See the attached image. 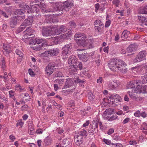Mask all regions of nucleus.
I'll list each match as a JSON object with an SVG mask.
<instances>
[{
  "instance_id": "obj_28",
  "label": "nucleus",
  "mask_w": 147,
  "mask_h": 147,
  "mask_svg": "<svg viewBox=\"0 0 147 147\" xmlns=\"http://www.w3.org/2000/svg\"><path fill=\"white\" fill-rule=\"evenodd\" d=\"M94 28L97 32L101 34L104 28V25L103 23H101L100 25H99L98 26H95Z\"/></svg>"
},
{
  "instance_id": "obj_5",
  "label": "nucleus",
  "mask_w": 147,
  "mask_h": 147,
  "mask_svg": "<svg viewBox=\"0 0 147 147\" xmlns=\"http://www.w3.org/2000/svg\"><path fill=\"white\" fill-rule=\"evenodd\" d=\"M24 35L22 38V40L28 39L35 36L34 30L30 27L27 28L24 32Z\"/></svg>"
},
{
  "instance_id": "obj_48",
  "label": "nucleus",
  "mask_w": 147,
  "mask_h": 147,
  "mask_svg": "<svg viewBox=\"0 0 147 147\" xmlns=\"http://www.w3.org/2000/svg\"><path fill=\"white\" fill-rule=\"evenodd\" d=\"M61 38L63 39H67L69 38L70 37V36H69V35H68L67 33L64 34L62 35H61Z\"/></svg>"
},
{
  "instance_id": "obj_16",
  "label": "nucleus",
  "mask_w": 147,
  "mask_h": 147,
  "mask_svg": "<svg viewBox=\"0 0 147 147\" xmlns=\"http://www.w3.org/2000/svg\"><path fill=\"white\" fill-rule=\"evenodd\" d=\"M78 56L81 61H86L88 60V54L85 52L78 53Z\"/></svg>"
},
{
  "instance_id": "obj_45",
  "label": "nucleus",
  "mask_w": 147,
  "mask_h": 147,
  "mask_svg": "<svg viewBox=\"0 0 147 147\" xmlns=\"http://www.w3.org/2000/svg\"><path fill=\"white\" fill-rule=\"evenodd\" d=\"M99 124V121L96 120H93L92 124L94 126V127L98 128V124Z\"/></svg>"
},
{
  "instance_id": "obj_21",
  "label": "nucleus",
  "mask_w": 147,
  "mask_h": 147,
  "mask_svg": "<svg viewBox=\"0 0 147 147\" xmlns=\"http://www.w3.org/2000/svg\"><path fill=\"white\" fill-rule=\"evenodd\" d=\"M49 27L51 31V35L59 34L57 26L54 25L49 26Z\"/></svg>"
},
{
  "instance_id": "obj_18",
  "label": "nucleus",
  "mask_w": 147,
  "mask_h": 147,
  "mask_svg": "<svg viewBox=\"0 0 147 147\" xmlns=\"http://www.w3.org/2000/svg\"><path fill=\"white\" fill-rule=\"evenodd\" d=\"M83 137L79 133L74 137V141L76 145L79 146L82 144L83 142Z\"/></svg>"
},
{
  "instance_id": "obj_23",
  "label": "nucleus",
  "mask_w": 147,
  "mask_h": 147,
  "mask_svg": "<svg viewBox=\"0 0 147 147\" xmlns=\"http://www.w3.org/2000/svg\"><path fill=\"white\" fill-rule=\"evenodd\" d=\"M98 128H95L92 124L90 125L89 128V134L90 135H92L98 132Z\"/></svg>"
},
{
  "instance_id": "obj_59",
  "label": "nucleus",
  "mask_w": 147,
  "mask_h": 147,
  "mask_svg": "<svg viewBox=\"0 0 147 147\" xmlns=\"http://www.w3.org/2000/svg\"><path fill=\"white\" fill-rule=\"evenodd\" d=\"M59 12H61V13L60 12L58 13H56V14H53L54 15H55V16H58L59 15L62 14H63V13L65 11H65L64 10V9H61V10H59Z\"/></svg>"
},
{
  "instance_id": "obj_32",
  "label": "nucleus",
  "mask_w": 147,
  "mask_h": 147,
  "mask_svg": "<svg viewBox=\"0 0 147 147\" xmlns=\"http://www.w3.org/2000/svg\"><path fill=\"white\" fill-rule=\"evenodd\" d=\"M15 52H16V53L17 55H18L20 57V58L18 59H17L18 62V60H19L20 62H21V61L22 59V58L23 57V53L21 51H20V50H19L18 49H16L15 51Z\"/></svg>"
},
{
  "instance_id": "obj_39",
  "label": "nucleus",
  "mask_w": 147,
  "mask_h": 147,
  "mask_svg": "<svg viewBox=\"0 0 147 147\" xmlns=\"http://www.w3.org/2000/svg\"><path fill=\"white\" fill-rule=\"evenodd\" d=\"M86 81L85 80H81L79 79H76V83H79V85L81 86H84L83 83H85Z\"/></svg>"
},
{
  "instance_id": "obj_64",
  "label": "nucleus",
  "mask_w": 147,
  "mask_h": 147,
  "mask_svg": "<svg viewBox=\"0 0 147 147\" xmlns=\"http://www.w3.org/2000/svg\"><path fill=\"white\" fill-rule=\"evenodd\" d=\"M114 132V130L113 128H110L109 129L107 132V134L111 135Z\"/></svg>"
},
{
  "instance_id": "obj_26",
  "label": "nucleus",
  "mask_w": 147,
  "mask_h": 147,
  "mask_svg": "<svg viewBox=\"0 0 147 147\" xmlns=\"http://www.w3.org/2000/svg\"><path fill=\"white\" fill-rule=\"evenodd\" d=\"M138 47L135 44L130 45L127 48V50L129 53H131L137 50Z\"/></svg>"
},
{
  "instance_id": "obj_17",
  "label": "nucleus",
  "mask_w": 147,
  "mask_h": 147,
  "mask_svg": "<svg viewBox=\"0 0 147 147\" xmlns=\"http://www.w3.org/2000/svg\"><path fill=\"white\" fill-rule=\"evenodd\" d=\"M141 81L140 80H137L136 81H131L129 82L127 84V88H134L136 86H138L140 85L139 84H141Z\"/></svg>"
},
{
  "instance_id": "obj_61",
  "label": "nucleus",
  "mask_w": 147,
  "mask_h": 147,
  "mask_svg": "<svg viewBox=\"0 0 147 147\" xmlns=\"http://www.w3.org/2000/svg\"><path fill=\"white\" fill-rule=\"evenodd\" d=\"M9 97L13 98L14 96V92L13 90H10L9 91Z\"/></svg>"
},
{
  "instance_id": "obj_1",
  "label": "nucleus",
  "mask_w": 147,
  "mask_h": 147,
  "mask_svg": "<svg viewBox=\"0 0 147 147\" xmlns=\"http://www.w3.org/2000/svg\"><path fill=\"white\" fill-rule=\"evenodd\" d=\"M126 65V63L123 61L117 59L111 60L109 63V67L111 70L117 71L119 70L122 73L126 72L125 67Z\"/></svg>"
},
{
  "instance_id": "obj_50",
  "label": "nucleus",
  "mask_w": 147,
  "mask_h": 147,
  "mask_svg": "<svg viewBox=\"0 0 147 147\" xmlns=\"http://www.w3.org/2000/svg\"><path fill=\"white\" fill-rule=\"evenodd\" d=\"M85 34H84L83 33H80L78 32L77 33H76L74 35L75 38H79L80 37H83V36L84 35H85Z\"/></svg>"
},
{
  "instance_id": "obj_7",
  "label": "nucleus",
  "mask_w": 147,
  "mask_h": 147,
  "mask_svg": "<svg viewBox=\"0 0 147 147\" xmlns=\"http://www.w3.org/2000/svg\"><path fill=\"white\" fill-rule=\"evenodd\" d=\"M146 51L143 50L139 52L136 58L134 59V63L140 62L146 59Z\"/></svg>"
},
{
  "instance_id": "obj_33",
  "label": "nucleus",
  "mask_w": 147,
  "mask_h": 147,
  "mask_svg": "<svg viewBox=\"0 0 147 147\" xmlns=\"http://www.w3.org/2000/svg\"><path fill=\"white\" fill-rule=\"evenodd\" d=\"M44 47H42V45H40L39 44L38 45L36 46L35 45H34V46H32V48L34 50L36 51H39L43 49H45V48H44Z\"/></svg>"
},
{
  "instance_id": "obj_54",
  "label": "nucleus",
  "mask_w": 147,
  "mask_h": 147,
  "mask_svg": "<svg viewBox=\"0 0 147 147\" xmlns=\"http://www.w3.org/2000/svg\"><path fill=\"white\" fill-rule=\"evenodd\" d=\"M101 23H103L101 21L99 20H96L94 22V26H97L100 25Z\"/></svg>"
},
{
  "instance_id": "obj_13",
  "label": "nucleus",
  "mask_w": 147,
  "mask_h": 147,
  "mask_svg": "<svg viewBox=\"0 0 147 147\" xmlns=\"http://www.w3.org/2000/svg\"><path fill=\"white\" fill-rule=\"evenodd\" d=\"M73 6V3L71 1H67L63 3L62 8L64 9V10L66 11H69V9Z\"/></svg>"
},
{
  "instance_id": "obj_41",
  "label": "nucleus",
  "mask_w": 147,
  "mask_h": 147,
  "mask_svg": "<svg viewBox=\"0 0 147 147\" xmlns=\"http://www.w3.org/2000/svg\"><path fill=\"white\" fill-rule=\"evenodd\" d=\"M32 24V23H30V22L28 20L26 19L24 20V22L22 24V26H28Z\"/></svg>"
},
{
  "instance_id": "obj_19",
  "label": "nucleus",
  "mask_w": 147,
  "mask_h": 147,
  "mask_svg": "<svg viewBox=\"0 0 147 147\" xmlns=\"http://www.w3.org/2000/svg\"><path fill=\"white\" fill-rule=\"evenodd\" d=\"M111 97H112L113 99L114 100L113 101H112V105L114 106H115L117 105L116 104L117 103V101L120 102L121 100V97L119 96V95L117 94H113L112 95Z\"/></svg>"
},
{
  "instance_id": "obj_40",
  "label": "nucleus",
  "mask_w": 147,
  "mask_h": 147,
  "mask_svg": "<svg viewBox=\"0 0 147 147\" xmlns=\"http://www.w3.org/2000/svg\"><path fill=\"white\" fill-rule=\"evenodd\" d=\"M63 75L62 72L60 71H57L53 74L54 77H61Z\"/></svg>"
},
{
  "instance_id": "obj_34",
  "label": "nucleus",
  "mask_w": 147,
  "mask_h": 147,
  "mask_svg": "<svg viewBox=\"0 0 147 147\" xmlns=\"http://www.w3.org/2000/svg\"><path fill=\"white\" fill-rule=\"evenodd\" d=\"M67 30V28L64 25H61L58 28V32L59 34H60L61 33H64Z\"/></svg>"
},
{
  "instance_id": "obj_51",
  "label": "nucleus",
  "mask_w": 147,
  "mask_h": 147,
  "mask_svg": "<svg viewBox=\"0 0 147 147\" xmlns=\"http://www.w3.org/2000/svg\"><path fill=\"white\" fill-rule=\"evenodd\" d=\"M140 12L142 14L147 13V5L145 6L144 8L141 10Z\"/></svg>"
},
{
  "instance_id": "obj_56",
  "label": "nucleus",
  "mask_w": 147,
  "mask_h": 147,
  "mask_svg": "<svg viewBox=\"0 0 147 147\" xmlns=\"http://www.w3.org/2000/svg\"><path fill=\"white\" fill-rule=\"evenodd\" d=\"M25 98L26 101H29V100L30 99V96H29L28 93H26L24 94V97Z\"/></svg>"
},
{
  "instance_id": "obj_27",
  "label": "nucleus",
  "mask_w": 147,
  "mask_h": 147,
  "mask_svg": "<svg viewBox=\"0 0 147 147\" xmlns=\"http://www.w3.org/2000/svg\"><path fill=\"white\" fill-rule=\"evenodd\" d=\"M19 5L20 7L22 8L23 9L27 11L28 13H31V10L30 9V7L28 5L24 3L19 4Z\"/></svg>"
},
{
  "instance_id": "obj_53",
  "label": "nucleus",
  "mask_w": 147,
  "mask_h": 147,
  "mask_svg": "<svg viewBox=\"0 0 147 147\" xmlns=\"http://www.w3.org/2000/svg\"><path fill=\"white\" fill-rule=\"evenodd\" d=\"M38 7L42 8H45L46 7V5L45 4L42 3V1L40 2V3L37 4Z\"/></svg>"
},
{
  "instance_id": "obj_24",
  "label": "nucleus",
  "mask_w": 147,
  "mask_h": 147,
  "mask_svg": "<svg viewBox=\"0 0 147 147\" xmlns=\"http://www.w3.org/2000/svg\"><path fill=\"white\" fill-rule=\"evenodd\" d=\"M53 14L52 15H45V20L46 22L49 23L55 22V20L54 19L53 16L55 15Z\"/></svg>"
},
{
  "instance_id": "obj_60",
  "label": "nucleus",
  "mask_w": 147,
  "mask_h": 147,
  "mask_svg": "<svg viewBox=\"0 0 147 147\" xmlns=\"http://www.w3.org/2000/svg\"><path fill=\"white\" fill-rule=\"evenodd\" d=\"M16 90L21 92L23 90V88H22L21 86H20L19 84L17 85L16 86Z\"/></svg>"
},
{
  "instance_id": "obj_37",
  "label": "nucleus",
  "mask_w": 147,
  "mask_h": 147,
  "mask_svg": "<svg viewBox=\"0 0 147 147\" xmlns=\"http://www.w3.org/2000/svg\"><path fill=\"white\" fill-rule=\"evenodd\" d=\"M80 135L82 136L83 137L86 138L87 135L88 133L84 129L81 130L78 133Z\"/></svg>"
},
{
  "instance_id": "obj_22",
  "label": "nucleus",
  "mask_w": 147,
  "mask_h": 147,
  "mask_svg": "<svg viewBox=\"0 0 147 147\" xmlns=\"http://www.w3.org/2000/svg\"><path fill=\"white\" fill-rule=\"evenodd\" d=\"M36 43L38 44H39L42 43L41 45L42 47H45L47 46V41L45 39L43 38H38L35 39Z\"/></svg>"
},
{
  "instance_id": "obj_11",
  "label": "nucleus",
  "mask_w": 147,
  "mask_h": 147,
  "mask_svg": "<svg viewBox=\"0 0 147 147\" xmlns=\"http://www.w3.org/2000/svg\"><path fill=\"white\" fill-rule=\"evenodd\" d=\"M25 11H22L21 9H18L15 11L14 13L16 15V16L19 19H20L21 21L25 18Z\"/></svg>"
},
{
  "instance_id": "obj_35",
  "label": "nucleus",
  "mask_w": 147,
  "mask_h": 147,
  "mask_svg": "<svg viewBox=\"0 0 147 147\" xmlns=\"http://www.w3.org/2000/svg\"><path fill=\"white\" fill-rule=\"evenodd\" d=\"M3 48L5 51L8 53H10L11 51V49L9 45H3Z\"/></svg>"
},
{
  "instance_id": "obj_14",
  "label": "nucleus",
  "mask_w": 147,
  "mask_h": 147,
  "mask_svg": "<svg viewBox=\"0 0 147 147\" xmlns=\"http://www.w3.org/2000/svg\"><path fill=\"white\" fill-rule=\"evenodd\" d=\"M72 48V45L71 43H69L66 45L62 49V54L63 56H65L69 53V51H70Z\"/></svg>"
},
{
  "instance_id": "obj_31",
  "label": "nucleus",
  "mask_w": 147,
  "mask_h": 147,
  "mask_svg": "<svg viewBox=\"0 0 147 147\" xmlns=\"http://www.w3.org/2000/svg\"><path fill=\"white\" fill-rule=\"evenodd\" d=\"M73 66L75 67L77 70H81L83 68V65L82 63L80 62H77Z\"/></svg>"
},
{
  "instance_id": "obj_44",
  "label": "nucleus",
  "mask_w": 147,
  "mask_h": 147,
  "mask_svg": "<svg viewBox=\"0 0 147 147\" xmlns=\"http://www.w3.org/2000/svg\"><path fill=\"white\" fill-rule=\"evenodd\" d=\"M139 87V88L138 89H140L142 90V92H143L144 93H146L147 92V89L146 87V85L145 86H142V87L141 88L140 85L138 86L137 87Z\"/></svg>"
},
{
  "instance_id": "obj_38",
  "label": "nucleus",
  "mask_w": 147,
  "mask_h": 147,
  "mask_svg": "<svg viewBox=\"0 0 147 147\" xmlns=\"http://www.w3.org/2000/svg\"><path fill=\"white\" fill-rule=\"evenodd\" d=\"M141 130L145 131H143L145 134H147V124L146 123H144L142 125L141 127Z\"/></svg>"
},
{
  "instance_id": "obj_12",
  "label": "nucleus",
  "mask_w": 147,
  "mask_h": 147,
  "mask_svg": "<svg viewBox=\"0 0 147 147\" xmlns=\"http://www.w3.org/2000/svg\"><path fill=\"white\" fill-rule=\"evenodd\" d=\"M20 19H19L16 16L11 18L9 24L10 27L12 28H15L18 23L20 21Z\"/></svg>"
},
{
  "instance_id": "obj_25",
  "label": "nucleus",
  "mask_w": 147,
  "mask_h": 147,
  "mask_svg": "<svg viewBox=\"0 0 147 147\" xmlns=\"http://www.w3.org/2000/svg\"><path fill=\"white\" fill-rule=\"evenodd\" d=\"M68 63L69 64L74 65L78 61L76 57L74 55L70 56L68 60Z\"/></svg>"
},
{
  "instance_id": "obj_9",
  "label": "nucleus",
  "mask_w": 147,
  "mask_h": 147,
  "mask_svg": "<svg viewBox=\"0 0 147 147\" xmlns=\"http://www.w3.org/2000/svg\"><path fill=\"white\" fill-rule=\"evenodd\" d=\"M139 88V87H136V89L134 90V91L132 90V92L129 91L128 92L129 96L132 99L137 100L138 97H136L138 96V94L142 92V90L138 89Z\"/></svg>"
},
{
  "instance_id": "obj_49",
  "label": "nucleus",
  "mask_w": 147,
  "mask_h": 147,
  "mask_svg": "<svg viewBox=\"0 0 147 147\" xmlns=\"http://www.w3.org/2000/svg\"><path fill=\"white\" fill-rule=\"evenodd\" d=\"M108 87L111 89H113L115 88V86L111 82H109L108 84Z\"/></svg>"
},
{
  "instance_id": "obj_2",
  "label": "nucleus",
  "mask_w": 147,
  "mask_h": 147,
  "mask_svg": "<svg viewBox=\"0 0 147 147\" xmlns=\"http://www.w3.org/2000/svg\"><path fill=\"white\" fill-rule=\"evenodd\" d=\"M75 84H76V80L67 78L65 83L64 88L65 89H67V88H70L69 89H68V91L73 92L76 88Z\"/></svg>"
},
{
  "instance_id": "obj_52",
  "label": "nucleus",
  "mask_w": 147,
  "mask_h": 147,
  "mask_svg": "<svg viewBox=\"0 0 147 147\" xmlns=\"http://www.w3.org/2000/svg\"><path fill=\"white\" fill-rule=\"evenodd\" d=\"M104 142L106 144L108 145H111L113 146L114 144V143H113L111 142V141L109 140L106 139H104Z\"/></svg>"
},
{
  "instance_id": "obj_42",
  "label": "nucleus",
  "mask_w": 147,
  "mask_h": 147,
  "mask_svg": "<svg viewBox=\"0 0 147 147\" xmlns=\"http://www.w3.org/2000/svg\"><path fill=\"white\" fill-rule=\"evenodd\" d=\"M77 70L73 66V65L71 66L70 68L69 69V71L71 74H73L74 72L77 71Z\"/></svg>"
},
{
  "instance_id": "obj_63",
  "label": "nucleus",
  "mask_w": 147,
  "mask_h": 147,
  "mask_svg": "<svg viewBox=\"0 0 147 147\" xmlns=\"http://www.w3.org/2000/svg\"><path fill=\"white\" fill-rule=\"evenodd\" d=\"M103 80L102 77H99V78L97 80V82L99 84H101Z\"/></svg>"
},
{
  "instance_id": "obj_62",
  "label": "nucleus",
  "mask_w": 147,
  "mask_h": 147,
  "mask_svg": "<svg viewBox=\"0 0 147 147\" xmlns=\"http://www.w3.org/2000/svg\"><path fill=\"white\" fill-rule=\"evenodd\" d=\"M54 105L59 110H61L62 109V106H61L59 104H57V103H55Z\"/></svg>"
},
{
  "instance_id": "obj_15",
  "label": "nucleus",
  "mask_w": 147,
  "mask_h": 147,
  "mask_svg": "<svg viewBox=\"0 0 147 147\" xmlns=\"http://www.w3.org/2000/svg\"><path fill=\"white\" fill-rule=\"evenodd\" d=\"M49 27V26L42 27V32L43 36H47L51 35V32Z\"/></svg>"
},
{
  "instance_id": "obj_58",
  "label": "nucleus",
  "mask_w": 147,
  "mask_h": 147,
  "mask_svg": "<svg viewBox=\"0 0 147 147\" xmlns=\"http://www.w3.org/2000/svg\"><path fill=\"white\" fill-rule=\"evenodd\" d=\"M0 14L3 15L5 18H7L8 17V15L5 12L1 10H0Z\"/></svg>"
},
{
  "instance_id": "obj_10",
  "label": "nucleus",
  "mask_w": 147,
  "mask_h": 147,
  "mask_svg": "<svg viewBox=\"0 0 147 147\" xmlns=\"http://www.w3.org/2000/svg\"><path fill=\"white\" fill-rule=\"evenodd\" d=\"M59 53V50L57 49H55L46 51L44 52V54L47 57H50L56 56Z\"/></svg>"
},
{
  "instance_id": "obj_43",
  "label": "nucleus",
  "mask_w": 147,
  "mask_h": 147,
  "mask_svg": "<svg viewBox=\"0 0 147 147\" xmlns=\"http://www.w3.org/2000/svg\"><path fill=\"white\" fill-rule=\"evenodd\" d=\"M142 80L141 82H142L143 84L147 82V74L146 73L143 76H142Z\"/></svg>"
},
{
  "instance_id": "obj_8",
  "label": "nucleus",
  "mask_w": 147,
  "mask_h": 147,
  "mask_svg": "<svg viewBox=\"0 0 147 147\" xmlns=\"http://www.w3.org/2000/svg\"><path fill=\"white\" fill-rule=\"evenodd\" d=\"M79 43L84 47H88L91 44L90 42H92V40L91 39H88L86 38V35H84L80 39H78Z\"/></svg>"
},
{
  "instance_id": "obj_30",
  "label": "nucleus",
  "mask_w": 147,
  "mask_h": 147,
  "mask_svg": "<svg viewBox=\"0 0 147 147\" xmlns=\"http://www.w3.org/2000/svg\"><path fill=\"white\" fill-rule=\"evenodd\" d=\"M31 7V10L32 12H36L37 13L38 12L39 10V7H38L37 4H35L34 5H32Z\"/></svg>"
},
{
  "instance_id": "obj_55",
  "label": "nucleus",
  "mask_w": 147,
  "mask_h": 147,
  "mask_svg": "<svg viewBox=\"0 0 147 147\" xmlns=\"http://www.w3.org/2000/svg\"><path fill=\"white\" fill-rule=\"evenodd\" d=\"M120 2L119 0H113L112 1L113 3L115 5L116 7L119 6Z\"/></svg>"
},
{
  "instance_id": "obj_46",
  "label": "nucleus",
  "mask_w": 147,
  "mask_h": 147,
  "mask_svg": "<svg viewBox=\"0 0 147 147\" xmlns=\"http://www.w3.org/2000/svg\"><path fill=\"white\" fill-rule=\"evenodd\" d=\"M88 98L91 100H92L94 99V96H93V93L92 91H90L88 95Z\"/></svg>"
},
{
  "instance_id": "obj_57",
  "label": "nucleus",
  "mask_w": 147,
  "mask_h": 147,
  "mask_svg": "<svg viewBox=\"0 0 147 147\" xmlns=\"http://www.w3.org/2000/svg\"><path fill=\"white\" fill-rule=\"evenodd\" d=\"M69 26L72 27L73 28H75L76 27V24L73 21L70 22L69 23Z\"/></svg>"
},
{
  "instance_id": "obj_29",
  "label": "nucleus",
  "mask_w": 147,
  "mask_h": 147,
  "mask_svg": "<svg viewBox=\"0 0 147 147\" xmlns=\"http://www.w3.org/2000/svg\"><path fill=\"white\" fill-rule=\"evenodd\" d=\"M130 34V32L129 31L126 30H124L121 35V37L122 39H124L127 38Z\"/></svg>"
},
{
  "instance_id": "obj_47",
  "label": "nucleus",
  "mask_w": 147,
  "mask_h": 147,
  "mask_svg": "<svg viewBox=\"0 0 147 147\" xmlns=\"http://www.w3.org/2000/svg\"><path fill=\"white\" fill-rule=\"evenodd\" d=\"M24 124V122L22 121V120L21 119L18 120L16 123V126L17 127L19 126H20L21 127H22V126Z\"/></svg>"
},
{
  "instance_id": "obj_20",
  "label": "nucleus",
  "mask_w": 147,
  "mask_h": 147,
  "mask_svg": "<svg viewBox=\"0 0 147 147\" xmlns=\"http://www.w3.org/2000/svg\"><path fill=\"white\" fill-rule=\"evenodd\" d=\"M138 18L140 22V25L143 27L147 26V18L144 16H139Z\"/></svg>"
},
{
  "instance_id": "obj_6",
  "label": "nucleus",
  "mask_w": 147,
  "mask_h": 147,
  "mask_svg": "<svg viewBox=\"0 0 147 147\" xmlns=\"http://www.w3.org/2000/svg\"><path fill=\"white\" fill-rule=\"evenodd\" d=\"M110 109H107L105 110L104 113L105 115V119L109 121H111L116 119L117 117V115H112V114L110 112Z\"/></svg>"
},
{
  "instance_id": "obj_4",
  "label": "nucleus",
  "mask_w": 147,
  "mask_h": 147,
  "mask_svg": "<svg viewBox=\"0 0 147 147\" xmlns=\"http://www.w3.org/2000/svg\"><path fill=\"white\" fill-rule=\"evenodd\" d=\"M63 3L61 2H55L53 5L54 9H49L45 10L46 13L52 12L54 13L58 11L59 10L63 9Z\"/></svg>"
},
{
  "instance_id": "obj_36",
  "label": "nucleus",
  "mask_w": 147,
  "mask_h": 147,
  "mask_svg": "<svg viewBox=\"0 0 147 147\" xmlns=\"http://www.w3.org/2000/svg\"><path fill=\"white\" fill-rule=\"evenodd\" d=\"M63 147H70L71 146V143L68 140H63Z\"/></svg>"
},
{
  "instance_id": "obj_3",
  "label": "nucleus",
  "mask_w": 147,
  "mask_h": 147,
  "mask_svg": "<svg viewBox=\"0 0 147 147\" xmlns=\"http://www.w3.org/2000/svg\"><path fill=\"white\" fill-rule=\"evenodd\" d=\"M58 66L59 63L57 61L50 63L46 67V73L48 75H51L53 72L54 69H56Z\"/></svg>"
}]
</instances>
